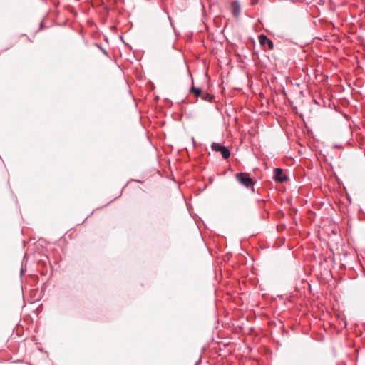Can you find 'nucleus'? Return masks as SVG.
Segmentation results:
<instances>
[{"mask_svg":"<svg viewBox=\"0 0 365 365\" xmlns=\"http://www.w3.org/2000/svg\"><path fill=\"white\" fill-rule=\"evenodd\" d=\"M211 148L214 151L220 152L224 159H227L230 156V150L227 147L222 145L220 143H212Z\"/></svg>","mask_w":365,"mask_h":365,"instance_id":"nucleus-2","label":"nucleus"},{"mask_svg":"<svg viewBox=\"0 0 365 365\" xmlns=\"http://www.w3.org/2000/svg\"><path fill=\"white\" fill-rule=\"evenodd\" d=\"M240 13V6L238 3L233 4L232 14L235 16H238Z\"/></svg>","mask_w":365,"mask_h":365,"instance_id":"nucleus-5","label":"nucleus"},{"mask_svg":"<svg viewBox=\"0 0 365 365\" xmlns=\"http://www.w3.org/2000/svg\"><path fill=\"white\" fill-rule=\"evenodd\" d=\"M238 182L247 188L252 187L255 184V181L250 178L247 173H239L235 175Z\"/></svg>","mask_w":365,"mask_h":365,"instance_id":"nucleus-1","label":"nucleus"},{"mask_svg":"<svg viewBox=\"0 0 365 365\" xmlns=\"http://www.w3.org/2000/svg\"><path fill=\"white\" fill-rule=\"evenodd\" d=\"M274 180L278 182L287 181V176L283 173L282 168H275L274 170Z\"/></svg>","mask_w":365,"mask_h":365,"instance_id":"nucleus-3","label":"nucleus"},{"mask_svg":"<svg viewBox=\"0 0 365 365\" xmlns=\"http://www.w3.org/2000/svg\"><path fill=\"white\" fill-rule=\"evenodd\" d=\"M103 52L106 54V51L105 50H103Z\"/></svg>","mask_w":365,"mask_h":365,"instance_id":"nucleus-8","label":"nucleus"},{"mask_svg":"<svg viewBox=\"0 0 365 365\" xmlns=\"http://www.w3.org/2000/svg\"><path fill=\"white\" fill-rule=\"evenodd\" d=\"M190 92L192 93L196 97H200L202 95V90L200 88L192 87L190 88Z\"/></svg>","mask_w":365,"mask_h":365,"instance_id":"nucleus-7","label":"nucleus"},{"mask_svg":"<svg viewBox=\"0 0 365 365\" xmlns=\"http://www.w3.org/2000/svg\"><path fill=\"white\" fill-rule=\"evenodd\" d=\"M259 43L263 46H267L269 49H273L274 43L273 42L267 38V36L264 34H260L259 36Z\"/></svg>","mask_w":365,"mask_h":365,"instance_id":"nucleus-4","label":"nucleus"},{"mask_svg":"<svg viewBox=\"0 0 365 365\" xmlns=\"http://www.w3.org/2000/svg\"><path fill=\"white\" fill-rule=\"evenodd\" d=\"M200 97L202 100L207 101L209 102H211L214 98V96L212 94H210L208 93H202V95Z\"/></svg>","mask_w":365,"mask_h":365,"instance_id":"nucleus-6","label":"nucleus"}]
</instances>
